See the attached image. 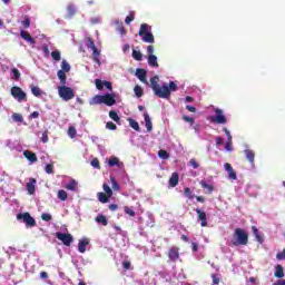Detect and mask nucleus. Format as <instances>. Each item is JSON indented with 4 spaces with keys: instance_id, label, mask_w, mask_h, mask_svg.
<instances>
[{
    "instance_id": "obj_1",
    "label": "nucleus",
    "mask_w": 285,
    "mask_h": 285,
    "mask_svg": "<svg viewBox=\"0 0 285 285\" xmlns=\"http://www.w3.org/2000/svg\"><path fill=\"white\" fill-rule=\"evenodd\" d=\"M150 83L154 95L159 97V99H168L171 92H177L178 90L177 83L175 81H169V85L165 82L159 86V76L151 77Z\"/></svg>"
},
{
    "instance_id": "obj_2",
    "label": "nucleus",
    "mask_w": 285,
    "mask_h": 285,
    "mask_svg": "<svg viewBox=\"0 0 285 285\" xmlns=\"http://www.w3.org/2000/svg\"><path fill=\"white\" fill-rule=\"evenodd\" d=\"M248 244V233L243 228H236L233 234L229 246H246Z\"/></svg>"
},
{
    "instance_id": "obj_3",
    "label": "nucleus",
    "mask_w": 285,
    "mask_h": 285,
    "mask_svg": "<svg viewBox=\"0 0 285 285\" xmlns=\"http://www.w3.org/2000/svg\"><path fill=\"white\" fill-rule=\"evenodd\" d=\"M90 106H99L101 104H105V106H115L117 104V100L115 99V95L112 94H105L104 96L101 95H96L90 101Z\"/></svg>"
},
{
    "instance_id": "obj_4",
    "label": "nucleus",
    "mask_w": 285,
    "mask_h": 285,
    "mask_svg": "<svg viewBox=\"0 0 285 285\" xmlns=\"http://www.w3.org/2000/svg\"><path fill=\"white\" fill-rule=\"evenodd\" d=\"M139 37H141L144 43H155V36L150 31V26L148 23H142L138 31Z\"/></svg>"
},
{
    "instance_id": "obj_5",
    "label": "nucleus",
    "mask_w": 285,
    "mask_h": 285,
    "mask_svg": "<svg viewBox=\"0 0 285 285\" xmlns=\"http://www.w3.org/2000/svg\"><path fill=\"white\" fill-rule=\"evenodd\" d=\"M58 95L63 101H70L71 99H75V90L66 85L58 87Z\"/></svg>"
},
{
    "instance_id": "obj_6",
    "label": "nucleus",
    "mask_w": 285,
    "mask_h": 285,
    "mask_svg": "<svg viewBox=\"0 0 285 285\" xmlns=\"http://www.w3.org/2000/svg\"><path fill=\"white\" fill-rule=\"evenodd\" d=\"M17 219L18 222H23L27 228H35V226H37V220H35L28 212L17 214Z\"/></svg>"
},
{
    "instance_id": "obj_7",
    "label": "nucleus",
    "mask_w": 285,
    "mask_h": 285,
    "mask_svg": "<svg viewBox=\"0 0 285 285\" xmlns=\"http://www.w3.org/2000/svg\"><path fill=\"white\" fill-rule=\"evenodd\" d=\"M11 96L13 97V99H17V101L21 102V101H28V95L26 94V91H23V89H21V87H12L11 88Z\"/></svg>"
},
{
    "instance_id": "obj_8",
    "label": "nucleus",
    "mask_w": 285,
    "mask_h": 285,
    "mask_svg": "<svg viewBox=\"0 0 285 285\" xmlns=\"http://www.w3.org/2000/svg\"><path fill=\"white\" fill-rule=\"evenodd\" d=\"M57 239L59 242H62L63 246L70 247L72 246V243L75 242V237L71 236L70 233H56Z\"/></svg>"
},
{
    "instance_id": "obj_9",
    "label": "nucleus",
    "mask_w": 285,
    "mask_h": 285,
    "mask_svg": "<svg viewBox=\"0 0 285 285\" xmlns=\"http://www.w3.org/2000/svg\"><path fill=\"white\" fill-rule=\"evenodd\" d=\"M214 112H216V115L212 117L213 124H227L228 120L226 119V116H224V110L216 108Z\"/></svg>"
},
{
    "instance_id": "obj_10",
    "label": "nucleus",
    "mask_w": 285,
    "mask_h": 285,
    "mask_svg": "<svg viewBox=\"0 0 285 285\" xmlns=\"http://www.w3.org/2000/svg\"><path fill=\"white\" fill-rule=\"evenodd\" d=\"M195 210L198 215V222H200V226L203 228H206V226H208V216L206 215V212H204L199 208H196Z\"/></svg>"
},
{
    "instance_id": "obj_11",
    "label": "nucleus",
    "mask_w": 285,
    "mask_h": 285,
    "mask_svg": "<svg viewBox=\"0 0 285 285\" xmlns=\"http://www.w3.org/2000/svg\"><path fill=\"white\" fill-rule=\"evenodd\" d=\"M167 256L170 259V262H177V259L179 258V247L171 246L168 249Z\"/></svg>"
},
{
    "instance_id": "obj_12",
    "label": "nucleus",
    "mask_w": 285,
    "mask_h": 285,
    "mask_svg": "<svg viewBox=\"0 0 285 285\" xmlns=\"http://www.w3.org/2000/svg\"><path fill=\"white\" fill-rule=\"evenodd\" d=\"M20 37H21V39L27 41V43H30V46H35L37 43V41L35 40V38H32L30 32H28L26 30L20 31Z\"/></svg>"
},
{
    "instance_id": "obj_13",
    "label": "nucleus",
    "mask_w": 285,
    "mask_h": 285,
    "mask_svg": "<svg viewBox=\"0 0 285 285\" xmlns=\"http://www.w3.org/2000/svg\"><path fill=\"white\" fill-rule=\"evenodd\" d=\"M136 77L139 79V81H141L142 83H146V86H148V80L146 79V77H147L146 69L138 68L136 70Z\"/></svg>"
},
{
    "instance_id": "obj_14",
    "label": "nucleus",
    "mask_w": 285,
    "mask_h": 285,
    "mask_svg": "<svg viewBox=\"0 0 285 285\" xmlns=\"http://www.w3.org/2000/svg\"><path fill=\"white\" fill-rule=\"evenodd\" d=\"M245 157L247 161L250 164L252 168H255V151L253 149H245Z\"/></svg>"
},
{
    "instance_id": "obj_15",
    "label": "nucleus",
    "mask_w": 285,
    "mask_h": 285,
    "mask_svg": "<svg viewBox=\"0 0 285 285\" xmlns=\"http://www.w3.org/2000/svg\"><path fill=\"white\" fill-rule=\"evenodd\" d=\"M224 168L228 173L229 179L237 180V173H235V169H233V166L229 163H225Z\"/></svg>"
},
{
    "instance_id": "obj_16",
    "label": "nucleus",
    "mask_w": 285,
    "mask_h": 285,
    "mask_svg": "<svg viewBox=\"0 0 285 285\" xmlns=\"http://www.w3.org/2000/svg\"><path fill=\"white\" fill-rule=\"evenodd\" d=\"M23 157H26V159H28V161H31V164H37V161H38L37 154H35L30 150H24Z\"/></svg>"
},
{
    "instance_id": "obj_17",
    "label": "nucleus",
    "mask_w": 285,
    "mask_h": 285,
    "mask_svg": "<svg viewBox=\"0 0 285 285\" xmlns=\"http://www.w3.org/2000/svg\"><path fill=\"white\" fill-rule=\"evenodd\" d=\"M88 244H90V239L82 238L78 243V250L79 253H86V248H88Z\"/></svg>"
},
{
    "instance_id": "obj_18",
    "label": "nucleus",
    "mask_w": 285,
    "mask_h": 285,
    "mask_svg": "<svg viewBox=\"0 0 285 285\" xmlns=\"http://www.w3.org/2000/svg\"><path fill=\"white\" fill-rule=\"evenodd\" d=\"M179 184V174L177 171H174L169 178V186L171 188H175Z\"/></svg>"
},
{
    "instance_id": "obj_19",
    "label": "nucleus",
    "mask_w": 285,
    "mask_h": 285,
    "mask_svg": "<svg viewBox=\"0 0 285 285\" xmlns=\"http://www.w3.org/2000/svg\"><path fill=\"white\" fill-rule=\"evenodd\" d=\"M108 166L110 168H114V166H117L118 168H121L124 166V163L119 161V158H117V157H111L108 160Z\"/></svg>"
},
{
    "instance_id": "obj_20",
    "label": "nucleus",
    "mask_w": 285,
    "mask_h": 285,
    "mask_svg": "<svg viewBox=\"0 0 285 285\" xmlns=\"http://www.w3.org/2000/svg\"><path fill=\"white\" fill-rule=\"evenodd\" d=\"M147 61L151 68H159V62H157V56L155 55L148 56Z\"/></svg>"
},
{
    "instance_id": "obj_21",
    "label": "nucleus",
    "mask_w": 285,
    "mask_h": 285,
    "mask_svg": "<svg viewBox=\"0 0 285 285\" xmlns=\"http://www.w3.org/2000/svg\"><path fill=\"white\" fill-rule=\"evenodd\" d=\"M144 118L147 131L150 132L153 130V120H150V115H148V112H145Z\"/></svg>"
},
{
    "instance_id": "obj_22",
    "label": "nucleus",
    "mask_w": 285,
    "mask_h": 285,
    "mask_svg": "<svg viewBox=\"0 0 285 285\" xmlns=\"http://www.w3.org/2000/svg\"><path fill=\"white\" fill-rule=\"evenodd\" d=\"M274 277H277V279H282V277H284V266L276 265Z\"/></svg>"
},
{
    "instance_id": "obj_23",
    "label": "nucleus",
    "mask_w": 285,
    "mask_h": 285,
    "mask_svg": "<svg viewBox=\"0 0 285 285\" xmlns=\"http://www.w3.org/2000/svg\"><path fill=\"white\" fill-rule=\"evenodd\" d=\"M95 222H97V224H101L102 226H108V218H106L104 214H98L95 218Z\"/></svg>"
},
{
    "instance_id": "obj_24",
    "label": "nucleus",
    "mask_w": 285,
    "mask_h": 285,
    "mask_svg": "<svg viewBox=\"0 0 285 285\" xmlns=\"http://www.w3.org/2000/svg\"><path fill=\"white\" fill-rule=\"evenodd\" d=\"M199 184H200L202 188L207 190L208 195H212L213 190H215V187L213 185L207 184L206 180H202Z\"/></svg>"
},
{
    "instance_id": "obj_25",
    "label": "nucleus",
    "mask_w": 285,
    "mask_h": 285,
    "mask_svg": "<svg viewBox=\"0 0 285 285\" xmlns=\"http://www.w3.org/2000/svg\"><path fill=\"white\" fill-rule=\"evenodd\" d=\"M35 184H37V180L35 178H32L31 181L27 184V190L29 195H35V191L37 190L35 188Z\"/></svg>"
},
{
    "instance_id": "obj_26",
    "label": "nucleus",
    "mask_w": 285,
    "mask_h": 285,
    "mask_svg": "<svg viewBox=\"0 0 285 285\" xmlns=\"http://www.w3.org/2000/svg\"><path fill=\"white\" fill-rule=\"evenodd\" d=\"M92 50V57H94V61L96 63H98V66H101V60L99 59V56L101 55V51H99V49H97V47Z\"/></svg>"
},
{
    "instance_id": "obj_27",
    "label": "nucleus",
    "mask_w": 285,
    "mask_h": 285,
    "mask_svg": "<svg viewBox=\"0 0 285 285\" xmlns=\"http://www.w3.org/2000/svg\"><path fill=\"white\" fill-rule=\"evenodd\" d=\"M97 195H98V199L101 204H108V202L110 200V196H107V194L104 191H100Z\"/></svg>"
},
{
    "instance_id": "obj_28",
    "label": "nucleus",
    "mask_w": 285,
    "mask_h": 285,
    "mask_svg": "<svg viewBox=\"0 0 285 285\" xmlns=\"http://www.w3.org/2000/svg\"><path fill=\"white\" fill-rule=\"evenodd\" d=\"M128 122L130 128H132V130H136V132H139V130H141V128L139 127V122H137L135 119L128 118Z\"/></svg>"
},
{
    "instance_id": "obj_29",
    "label": "nucleus",
    "mask_w": 285,
    "mask_h": 285,
    "mask_svg": "<svg viewBox=\"0 0 285 285\" xmlns=\"http://www.w3.org/2000/svg\"><path fill=\"white\" fill-rule=\"evenodd\" d=\"M57 75H58V79H60L61 86H66V79H68V77L66 76V71L58 70Z\"/></svg>"
},
{
    "instance_id": "obj_30",
    "label": "nucleus",
    "mask_w": 285,
    "mask_h": 285,
    "mask_svg": "<svg viewBox=\"0 0 285 285\" xmlns=\"http://www.w3.org/2000/svg\"><path fill=\"white\" fill-rule=\"evenodd\" d=\"M66 189H67V190H71L72 193H75V190H77V180L71 179V180L66 185Z\"/></svg>"
},
{
    "instance_id": "obj_31",
    "label": "nucleus",
    "mask_w": 285,
    "mask_h": 285,
    "mask_svg": "<svg viewBox=\"0 0 285 285\" xmlns=\"http://www.w3.org/2000/svg\"><path fill=\"white\" fill-rule=\"evenodd\" d=\"M73 14H77V9L73 7V4H69L68 7H67V17L69 18V19H72V16Z\"/></svg>"
},
{
    "instance_id": "obj_32",
    "label": "nucleus",
    "mask_w": 285,
    "mask_h": 285,
    "mask_svg": "<svg viewBox=\"0 0 285 285\" xmlns=\"http://www.w3.org/2000/svg\"><path fill=\"white\" fill-rule=\"evenodd\" d=\"M31 92L33 97H41L43 95V91L41 90V88L37 86H31Z\"/></svg>"
},
{
    "instance_id": "obj_33",
    "label": "nucleus",
    "mask_w": 285,
    "mask_h": 285,
    "mask_svg": "<svg viewBox=\"0 0 285 285\" xmlns=\"http://www.w3.org/2000/svg\"><path fill=\"white\" fill-rule=\"evenodd\" d=\"M131 57L136 60V61H141V59H144V55L141 53V51H137V50H132Z\"/></svg>"
},
{
    "instance_id": "obj_34",
    "label": "nucleus",
    "mask_w": 285,
    "mask_h": 285,
    "mask_svg": "<svg viewBox=\"0 0 285 285\" xmlns=\"http://www.w3.org/2000/svg\"><path fill=\"white\" fill-rule=\"evenodd\" d=\"M109 117L110 119H112V121H116V124H119V121H121V118H119V115L115 110L109 111Z\"/></svg>"
},
{
    "instance_id": "obj_35",
    "label": "nucleus",
    "mask_w": 285,
    "mask_h": 285,
    "mask_svg": "<svg viewBox=\"0 0 285 285\" xmlns=\"http://www.w3.org/2000/svg\"><path fill=\"white\" fill-rule=\"evenodd\" d=\"M58 199L66 202V199H68V193L63 189L58 190Z\"/></svg>"
},
{
    "instance_id": "obj_36",
    "label": "nucleus",
    "mask_w": 285,
    "mask_h": 285,
    "mask_svg": "<svg viewBox=\"0 0 285 285\" xmlns=\"http://www.w3.org/2000/svg\"><path fill=\"white\" fill-rule=\"evenodd\" d=\"M135 95L136 97H144V89L141 88V86L136 85L134 88Z\"/></svg>"
},
{
    "instance_id": "obj_37",
    "label": "nucleus",
    "mask_w": 285,
    "mask_h": 285,
    "mask_svg": "<svg viewBox=\"0 0 285 285\" xmlns=\"http://www.w3.org/2000/svg\"><path fill=\"white\" fill-rule=\"evenodd\" d=\"M12 119L13 121H16L17 124H23V116L21 114H17L14 112L12 115Z\"/></svg>"
},
{
    "instance_id": "obj_38",
    "label": "nucleus",
    "mask_w": 285,
    "mask_h": 285,
    "mask_svg": "<svg viewBox=\"0 0 285 285\" xmlns=\"http://www.w3.org/2000/svg\"><path fill=\"white\" fill-rule=\"evenodd\" d=\"M132 21H135V12L131 11L125 19V23L127 26H130V23H132Z\"/></svg>"
},
{
    "instance_id": "obj_39",
    "label": "nucleus",
    "mask_w": 285,
    "mask_h": 285,
    "mask_svg": "<svg viewBox=\"0 0 285 285\" xmlns=\"http://www.w3.org/2000/svg\"><path fill=\"white\" fill-rule=\"evenodd\" d=\"M158 157H159L160 159H169L170 154H168L167 150L160 149V150L158 151Z\"/></svg>"
},
{
    "instance_id": "obj_40",
    "label": "nucleus",
    "mask_w": 285,
    "mask_h": 285,
    "mask_svg": "<svg viewBox=\"0 0 285 285\" xmlns=\"http://www.w3.org/2000/svg\"><path fill=\"white\" fill-rule=\"evenodd\" d=\"M51 57L53 61H61V51L59 50L52 51Z\"/></svg>"
},
{
    "instance_id": "obj_41",
    "label": "nucleus",
    "mask_w": 285,
    "mask_h": 285,
    "mask_svg": "<svg viewBox=\"0 0 285 285\" xmlns=\"http://www.w3.org/2000/svg\"><path fill=\"white\" fill-rule=\"evenodd\" d=\"M60 70L63 72H70V63H68L66 60H62Z\"/></svg>"
},
{
    "instance_id": "obj_42",
    "label": "nucleus",
    "mask_w": 285,
    "mask_h": 285,
    "mask_svg": "<svg viewBox=\"0 0 285 285\" xmlns=\"http://www.w3.org/2000/svg\"><path fill=\"white\" fill-rule=\"evenodd\" d=\"M45 171L47 173V175H52L55 173V165L52 164L46 165Z\"/></svg>"
},
{
    "instance_id": "obj_43",
    "label": "nucleus",
    "mask_w": 285,
    "mask_h": 285,
    "mask_svg": "<svg viewBox=\"0 0 285 285\" xmlns=\"http://www.w3.org/2000/svg\"><path fill=\"white\" fill-rule=\"evenodd\" d=\"M68 136L71 138V139H75V137H77V129L75 127H69L68 128Z\"/></svg>"
},
{
    "instance_id": "obj_44",
    "label": "nucleus",
    "mask_w": 285,
    "mask_h": 285,
    "mask_svg": "<svg viewBox=\"0 0 285 285\" xmlns=\"http://www.w3.org/2000/svg\"><path fill=\"white\" fill-rule=\"evenodd\" d=\"M102 188L108 197H112V189L110 188V186H108V184H104Z\"/></svg>"
},
{
    "instance_id": "obj_45",
    "label": "nucleus",
    "mask_w": 285,
    "mask_h": 285,
    "mask_svg": "<svg viewBox=\"0 0 285 285\" xmlns=\"http://www.w3.org/2000/svg\"><path fill=\"white\" fill-rule=\"evenodd\" d=\"M87 48H89V50H95V48H97V46L95 45V40H92V38L87 39Z\"/></svg>"
},
{
    "instance_id": "obj_46",
    "label": "nucleus",
    "mask_w": 285,
    "mask_h": 285,
    "mask_svg": "<svg viewBox=\"0 0 285 285\" xmlns=\"http://www.w3.org/2000/svg\"><path fill=\"white\" fill-rule=\"evenodd\" d=\"M95 83H96L97 90H104L105 81H102L101 79H96Z\"/></svg>"
},
{
    "instance_id": "obj_47",
    "label": "nucleus",
    "mask_w": 285,
    "mask_h": 285,
    "mask_svg": "<svg viewBox=\"0 0 285 285\" xmlns=\"http://www.w3.org/2000/svg\"><path fill=\"white\" fill-rule=\"evenodd\" d=\"M110 181L114 190H119V183H117V179H115L114 176H110Z\"/></svg>"
},
{
    "instance_id": "obj_48",
    "label": "nucleus",
    "mask_w": 285,
    "mask_h": 285,
    "mask_svg": "<svg viewBox=\"0 0 285 285\" xmlns=\"http://www.w3.org/2000/svg\"><path fill=\"white\" fill-rule=\"evenodd\" d=\"M184 193H185V195H186V197H187L188 199H194V198H195V195H193V190H190L189 187H186V188L184 189Z\"/></svg>"
},
{
    "instance_id": "obj_49",
    "label": "nucleus",
    "mask_w": 285,
    "mask_h": 285,
    "mask_svg": "<svg viewBox=\"0 0 285 285\" xmlns=\"http://www.w3.org/2000/svg\"><path fill=\"white\" fill-rule=\"evenodd\" d=\"M91 166H92L94 168H97V170H100V169H101V165H100V163H99V158H94V159L91 160Z\"/></svg>"
},
{
    "instance_id": "obj_50",
    "label": "nucleus",
    "mask_w": 285,
    "mask_h": 285,
    "mask_svg": "<svg viewBox=\"0 0 285 285\" xmlns=\"http://www.w3.org/2000/svg\"><path fill=\"white\" fill-rule=\"evenodd\" d=\"M11 72L13 75V79H16V80L21 79V72L19 71V69L13 68V69H11Z\"/></svg>"
},
{
    "instance_id": "obj_51",
    "label": "nucleus",
    "mask_w": 285,
    "mask_h": 285,
    "mask_svg": "<svg viewBox=\"0 0 285 285\" xmlns=\"http://www.w3.org/2000/svg\"><path fill=\"white\" fill-rule=\"evenodd\" d=\"M21 26H23V28L26 29L30 28V17L26 16L24 19L21 21Z\"/></svg>"
},
{
    "instance_id": "obj_52",
    "label": "nucleus",
    "mask_w": 285,
    "mask_h": 285,
    "mask_svg": "<svg viewBox=\"0 0 285 285\" xmlns=\"http://www.w3.org/2000/svg\"><path fill=\"white\" fill-rule=\"evenodd\" d=\"M225 148H226V150H228V153H230V150H233V137L227 138Z\"/></svg>"
},
{
    "instance_id": "obj_53",
    "label": "nucleus",
    "mask_w": 285,
    "mask_h": 285,
    "mask_svg": "<svg viewBox=\"0 0 285 285\" xmlns=\"http://www.w3.org/2000/svg\"><path fill=\"white\" fill-rule=\"evenodd\" d=\"M124 210H125L126 215H129V217H135V210L132 208L125 206Z\"/></svg>"
},
{
    "instance_id": "obj_54",
    "label": "nucleus",
    "mask_w": 285,
    "mask_h": 285,
    "mask_svg": "<svg viewBox=\"0 0 285 285\" xmlns=\"http://www.w3.org/2000/svg\"><path fill=\"white\" fill-rule=\"evenodd\" d=\"M41 219L43 222H52V215H50L48 213H43V214H41Z\"/></svg>"
},
{
    "instance_id": "obj_55",
    "label": "nucleus",
    "mask_w": 285,
    "mask_h": 285,
    "mask_svg": "<svg viewBox=\"0 0 285 285\" xmlns=\"http://www.w3.org/2000/svg\"><path fill=\"white\" fill-rule=\"evenodd\" d=\"M252 229H253V233H254L256 239L262 243V236L259 235V229H257V227H255V226H253Z\"/></svg>"
},
{
    "instance_id": "obj_56",
    "label": "nucleus",
    "mask_w": 285,
    "mask_h": 285,
    "mask_svg": "<svg viewBox=\"0 0 285 285\" xmlns=\"http://www.w3.org/2000/svg\"><path fill=\"white\" fill-rule=\"evenodd\" d=\"M183 120L186 121L187 124H190V126H193V124H195V118L189 117V116H183Z\"/></svg>"
},
{
    "instance_id": "obj_57",
    "label": "nucleus",
    "mask_w": 285,
    "mask_h": 285,
    "mask_svg": "<svg viewBox=\"0 0 285 285\" xmlns=\"http://www.w3.org/2000/svg\"><path fill=\"white\" fill-rule=\"evenodd\" d=\"M106 128H107L108 130H115V129L117 128V125H115V122H112V121H108V122L106 124Z\"/></svg>"
},
{
    "instance_id": "obj_58",
    "label": "nucleus",
    "mask_w": 285,
    "mask_h": 285,
    "mask_svg": "<svg viewBox=\"0 0 285 285\" xmlns=\"http://www.w3.org/2000/svg\"><path fill=\"white\" fill-rule=\"evenodd\" d=\"M276 259H278V262H282L283 259H285V248L283 249L282 253L276 254Z\"/></svg>"
},
{
    "instance_id": "obj_59",
    "label": "nucleus",
    "mask_w": 285,
    "mask_h": 285,
    "mask_svg": "<svg viewBox=\"0 0 285 285\" xmlns=\"http://www.w3.org/2000/svg\"><path fill=\"white\" fill-rule=\"evenodd\" d=\"M40 139H41L42 144H48V130L42 132V136Z\"/></svg>"
},
{
    "instance_id": "obj_60",
    "label": "nucleus",
    "mask_w": 285,
    "mask_h": 285,
    "mask_svg": "<svg viewBox=\"0 0 285 285\" xmlns=\"http://www.w3.org/2000/svg\"><path fill=\"white\" fill-rule=\"evenodd\" d=\"M189 165L195 169L199 168V163H197V160L194 158L189 160Z\"/></svg>"
},
{
    "instance_id": "obj_61",
    "label": "nucleus",
    "mask_w": 285,
    "mask_h": 285,
    "mask_svg": "<svg viewBox=\"0 0 285 285\" xmlns=\"http://www.w3.org/2000/svg\"><path fill=\"white\" fill-rule=\"evenodd\" d=\"M147 55L148 57H150V55H155V47L153 45L147 47Z\"/></svg>"
},
{
    "instance_id": "obj_62",
    "label": "nucleus",
    "mask_w": 285,
    "mask_h": 285,
    "mask_svg": "<svg viewBox=\"0 0 285 285\" xmlns=\"http://www.w3.org/2000/svg\"><path fill=\"white\" fill-rule=\"evenodd\" d=\"M130 266H131V263L129 261L122 262V268H125V271H130Z\"/></svg>"
},
{
    "instance_id": "obj_63",
    "label": "nucleus",
    "mask_w": 285,
    "mask_h": 285,
    "mask_svg": "<svg viewBox=\"0 0 285 285\" xmlns=\"http://www.w3.org/2000/svg\"><path fill=\"white\" fill-rule=\"evenodd\" d=\"M212 279L214 285H219V278L217 277V274H212Z\"/></svg>"
},
{
    "instance_id": "obj_64",
    "label": "nucleus",
    "mask_w": 285,
    "mask_h": 285,
    "mask_svg": "<svg viewBox=\"0 0 285 285\" xmlns=\"http://www.w3.org/2000/svg\"><path fill=\"white\" fill-rule=\"evenodd\" d=\"M273 285H285V279H278L276 283Z\"/></svg>"
}]
</instances>
